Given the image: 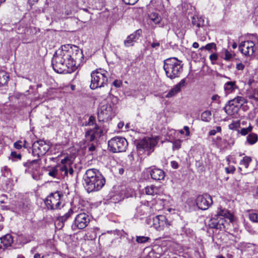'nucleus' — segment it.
Instances as JSON below:
<instances>
[{
    "label": "nucleus",
    "mask_w": 258,
    "mask_h": 258,
    "mask_svg": "<svg viewBox=\"0 0 258 258\" xmlns=\"http://www.w3.org/2000/svg\"><path fill=\"white\" fill-rule=\"evenodd\" d=\"M171 225V222L168 221L164 215L156 216L153 218V226L158 231H161L165 227H168Z\"/></svg>",
    "instance_id": "12"
},
{
    "label": "nucleus",
    "mask_w": 258,
    "mask_h": 258,
    "mask_svg": "<svg viewBox=\"0 0 258 258\" xmlns=\"http://www.w3.org/2000/svg\"><path fill=\"white\" fill-rule=\"evenodd\" d=\"M192 24L198 28L203 27L205 25V20L202 16H194L192 18Z\"/></svg>",
    "instance_id": "25"
},
{
    "label": "nucleus",
    "mask_w": 258,
    "mask_h": 258,
    "mask_svg": "<svg viewBox=\"0 0 258 258\" xmlns=\"http://www.w3.org/2000/svg\"><path fill=\"white\" fill-rule=\"evenodd\" d=\"M2 173L4 177H9L11 175V172L9 168L7 166H4L2 169Z\"/></svg>",
    "instance_id": "41"
},
{
    "label": "nucleus",
    "mask_w": 258,
    "mask_h": 258,
    "mask_svg": "<svg viewBox=\"0 0 258 258\" xmlns=\"http://www.w3.org/2000/svg\"><path fill=\"white\" fill-rule=\"evenodd\" d=\"M51 145L49 142L39 140L35 142L32 145V155L40 157L44 155L50 149Z\"/></svg>",
    "instance_id": "7"
},
{
    "label": "nucleus",
    "mask_w": 258,
    "mask_h": 258,
    "mask_svg": "<svg viewBox=\"0 0 258 258\" xmlns=\"http://www.w3.org/2000/svg\"><path fill=\"white\" fill-rule=\"evenodd\" d=\"M105 91L104 92L102 91L99 92V94L100 95V97L102 98H106L110 92V90L109 88H105Z\"/></svg>",
    "instance_id": "45"
},
{
    "label": "nucleus",
    "mask_w": 258,
    "mask_h": 258,
    "mask_svg": "<svg viewBox=\"0 0 258 258\" xmlns=\"http://www.w3.org/2000/svg\"><path fill=\"white\" fill-rule=\"evenodd\" d=\"M199 45L198 42H195L192 44V47L194 48H197L199 47Z\"/></svg>",
    "instance_id": "64"
},
{
    "label": "nucleus",
    "mask_w": 258,
    "mask_h": 258,
    "mask_svg": "<svg viewBox=\"0 0 258 258\" xmlns=\"http://www.w3.org/2000/svg\"><path fill=\"white\" fill-rule=\"evenodd\" d=\"M246 102V100L243 97L238 96L233 100L229 101V103H233L238 108L242 106L244 103Z\"/></svg>",
    "instance_id": "27"
},
{
    "label": "nucleus",
    "mask_w": 258,
    "mask_h": 258,
    "mask_svg": "<svg viewBox=\"0 0 258 258\" xmlns=\"http://www.w3.org/2000/svg\"><path fill=\"white\" fill-rule=\"evenodd\" d=\"M211 99L213 101H217L218 103L220 102V96L217 94L212 96Z\"/></svg>",
    "instance_id": "54"
},
{
    "label": "nucleus",
    "mask_w": 258,
    "mask_h": 258,
    "mask_svg": "<svg viewBox=\"0 0 258 258\" xmlns=\"http://www.w3.org/2000/svg\"><path fill=\"white\" fill-rule=\"evenodd\" d=\"M257 141L258 136L255 133H250L246 137V142L248 144L250 145H252L255 144Z\"/></svg>",
    "instance_id": "28"
},
{
    "label": "nucleus",
    "mask_w": 258,
    "mask_h": 258,
    "mask_svg": "<svg viewBox=\"0 0 258 258\" xmlns=\"http://www.w3.org/2000/svg\"><path fill=\"white\" fill-rule=\"evenodd\" d=\"M217 215L220 217H223L224 218H227L230 220V222H232L233 219V215L226 209H220Z\"/></svg>",
    "instance_id": "26"
},
{
    "label": "nucleus",
    "mask_w": 258,
    "mask_h": 258,
    "mask_svg": "<svg viewBox=\"0 0 258 258\" xmlns=\"http://www.w3.org/2000/svg\"><path fill=\"white\" fill-rule=\"evenodd\" d=\"M84 178L86 183V188L88 192L99 190L105 183V178L98 170L95 168L87 170Z\"/></svg>",
    "instance_id": "1"
},
{
    "label": "nucleus",
    "mask_w": 258,
    "mask_h": 258,
    "mask_svg": "<svg viewBox=\"0 0 258 258\" xmlns=\"http://www.w3.org/2000/svg\"><path fill=\"white\" fill-rule=\"evenodd\" d=\"M74 172V170L72 167H71L70 166H68V173H69L70 174H73Z\"/></svg>",
    "instance_id": "63"
},
{
    "label": "nucleus",
    "mask_w": 258,
    "mask_h": 258,
    "mask_svg": "<svg viewBox=\"0 0 258 258\" xmlns=\"http://www.w3.org/2000/svg\"><path fill=\"white\" fill-rule=\"evenodd\" d=\"M9 77L4 71H0V87L7 84Z\"/></svg>",
    "instance_id": "29"
},
{
    "label": "nucleus",
    "mask_w": 258,
    "mask_h": 258,
    "mask_svg": "<svg viewBox=\"0 0 258 258\" xmlns=\"http://www.w3.org/2000/svg\"><path fill=\"white\" fill-rule=\"evenodd\" d=\"M128 143L126 139L122 137H116L108 142L109 150L113 153L125 151Z\"/></svg>",
    "instance_id": "6"
},
{
    "label": "nucleus",
    "mask_w": 258,
    "mask_h": 258,
    "mask_svg": "<svg viewBox=\"0 0 258 258\" xmlns=\"http://www.w3.org/2000/svg\"><path fill=\"white\" fill-rule=\"evenodd\" d=\"M238 89V86L236 85L235 81H228L224 85V91L226 94L232 93Z\"/></svg>",
    "instance_id": "23"
},
{
    "label": "nucleus",
    "mask_w": 258,
    "mask_h": 258,
    "mask_svg": "<svg viewBox=\"0 0 258 258\" xmlns=\"http://www.w3.org/2000/svg\"><path fill=\"white\" fill-rule=\"evenodd\" d=\"M181 141L179 140H176L173 143V149L178 150L181 147Z\"/></svg>",
    "instance_id": "46"
},
{
    "label": "nucleus",
    "mask_w": 258,
    "mask_h": 258,
    "mask_svg": "<svg viewBox=\"0 0 258 258\" xmlns=\"http://www.w3.org/2000/svg\"><path fill=\"white\" fill-rule=\"evenodd\" d=\"M213 204L210 195H199L196 199V204L199 209L202 210L208 209Z\"/></svg>",
    "instance_id": "10"
},
{
    "label": "nucleus",
    "mask_w": 258,
    "mask_h": 258,
    "mask_svg": "<svg viewBox=\"0 0 258 258\" xmlns=\"http://www.w3.org/2000/svg\"><path fill=\"white\" fill-rule=\"evenodd\" d=\"M225 222L224 218L216 215L209 220L208 225L211 228L222 230L225 228Z\"/></svg>",
    "instance_id": "16"
},
{
    "label": "nucleus",
    "mask_w": 258,
    "mask_h": 258,
    "mask_svg": "<svg viewBox=\"0 0 258 258\" xmlns=\"http://www.w3.org/2000/svg\"><path fill=\"white\" fill-rule=\"evenodd\" d=\"M225 112L229 115H233L237 113L239 108L236 106L233 103H229L227 104L224 108Z\"/></svg>",
    "instance_id": "24"
},
{
    "label": "nucleus",
    "mask_w": 258,
    "mask_h": 258,
    "mask_svg": "<svg viewBox=\"0 0 258 258\" xmlns=\"http://www.w3.org/2000/svg\"><path fill=\"white\" fill-rule=\"evenodd\" d=\"M171 165H172V167L174 168V169H177L178 168V163L175 162V161H172L171 162Z\"/></svg>",
    "instance_id": "60"
},
{
    "label": "nucleus",
    "mask_w": 258,
    "mask_h": 258,
    "mask_svg": "<svg viewBox=\"0 0 258 258\" xmlns=\"http://www.w3.org/2000/svg\"><path fill=\"white\" fill-rule=\"evenodd\" d=\"M249 219L253 222H258V213L251 212L249 214Z\"/></svg>",
    "instance_id": "40"
},
{
    "label": "nucleus",
    "mask_w": 258,
    "mask_h": 258,
    "mask_svg": "<svg viewBox=\"0 0 258 258\" xmlns=\"http://www.w3.org/2000/svg\"><path fill=\"white\" fill-rule=\"evenodd\" d=\"M108 73L105 70L98 69L91 73L90 88L95 89L104 86L108 80Z\"/></svg>",
    "instance_id": "5"
},
{
    "label": "nucleus",
    "mask_w": 258,
    "mask_h": 258,
    "mask_svg": "<svg viewBox=\"0 0 258 258\" xmlns=\"http://www.w3.org/2000/svg\"><path fill=\"white\" fill-rule=\"evenodd\" d=\"M150 238L147 236H137L136 241L138 243H145L149 242Z\"/></svg>",
    "instance_id": "34"
},
{
    "label": "nucleus",
    "mask_w": 258,
    "mask_h": 258,
    "mask_svg": "<svg viewBox=\"0 0 258 258\" xmlns=\"http://www.w3.org/2000/svg\"><path fill=\"white\" fill-rule=\"evenodd\" d=\"M233 57V55L232 53L229 52L227 50H224V57L223 58L225 60H230Z\"/></svg>",
    "instance_id": "42"
},
{
    "label": "nucleus",
    "mask_w": 258,
    "mask_h": 258,
    "mask_svg": "<svg viewBox=\"0 0 258 258\" xmlns=\"http://www.w3.org/2000/svg\"><path fill=\"white\" fill-rule=\"evenodd\" d=\"M63 195H49L44 201L48 209H57L60 208L61 204L60 198Z\"/></svg>",
    "instance_id": "11"
},
{
    "label": "nucleus",
    "mask_w": 258,
    "mask_h": 258,
    "mask_svg": "<svg viewBox=\"0 0 258 258\" xmlns=\"http://www.w3.org/2000/svg\"><path fill=\"white\" fill-rule=\"evenodd\" d=\"M72 162L69 157H66L64 159L61 160V164L60 165H67V166H70L71 165Z\"/></svg>",
    "instance_id": "44"
},
{
    "label": "nucleus",
    "mask_w": 258,
    "mask_h": 258,
    "mask_svg": "<svg viewBox=\"0 0 258 258\" xmlns=\"http://www.w3.org/2000/svg\"><path fill=\"white\" fill-rule=\"evenodd\" d=\"M225 170L227 173H233L235 170V168L234 166H232L225 168Z\"/></svg>",
    "instance_id": "50"
},
{
    "label": "nucleus",
    "mask_w": 258,
    "mask_h": 258,
    "mask_svg": "<svg viewBox=\"0 0 258 258\" xmlns=\"http://www.w3.org/2000/svg\"><path fill=\"white\" fill-rule=\"evenodd\" d=\"M96 146L94 144H91L88 145V150L89 152H92L95 150Z\"/></svg>",
    "instance_id": "53"
},
{
    "label": "nucleus",
    "mask_w": 258,
    "mask_h": 258,
    "mask_svg": "<svg viewBox=\"0 0 258 258\" xmlns=\"http://www.w3.org/2000/svg\"><path fill=\"white\" fill-rule=\"evenodd\" d=\"M13 239L11 234H7L0 238V252L4 250L8 247L11 246Z\"/></svg>",
    "instance_id": "19"
},
{
    "label": "nucleus",
    "mask_w": 258,
    "mask_h": 258,
    "mask_svg": "<svg viewBox=\"0 0 258 258\" xmlns=\"http://www.w3.org/2000/svg\"><path fill=\"white\" fill-rule=\"evenodd\" d=\"M41 160L40 158L29 161L23 164L26 167L25 172L35 173L38 172L40 169Z\"/></svg>",
    "instance_id": "13"
},
{
    "label": "nucleus",
    "mask_w": 258,
    "mask_h": 258,
    "mask_svg": "<svg viewBox=\"0 0 258 258\" xmlns=\"http://www.w3.org/2000/svg\"><path fill=\"white\" fill-rule=\"evenodd\" d=\"M113 84L114 85V86L116 87H119L121 85V82L120 81L116 80L114 81Z\"/></svg>",
    "instance_id": "58"
},
{
    "label": "nucleus",
    "mask_w": 258,
    "mask_h": 258,
    "mask_svg": "<svg viewBox=\"0 0 258 258\" xmlns=\"http://www.w3.org/2000/svg\"><path fill=\"white\" fill-rule=\"evenodd\" d=\"M69 46V44L62 46L61 49L55 52L52 58L53 69L57 73H70L69 68L71 66L69 65V57H70V55L69 52L66 51V48Z\"/></svg>",
    "instance_id": "2"
},
{
    "label": "nucleus",
    "mask_w": 258,
    "mask_h": 258,
    "mask_svg": "<svg viewBox=\"0 0 258 258\" xmlns=\"http://www.w3.org/2000/svg\"><path fill=\"white\" fill-rule=\"evenodd\" d=\"M150 19L155 24H159L161 21V18L157 13H152L150 15Z\"/></svg>",
    "instance_id": "35"
},
{
    "label": "nucleus",
    "mask_w": 258,
    "mask_h": 258,
    "mask_svg": "<svg viewBox=\"0 0 258 258\" xmlns=\"http://www.w3.org/2000/svg\"><path fill=\"white\" fill-rule=\"evenodd\" d=\"M183 129L185 130V135L186 136H189L190 135V131H189V127L187 126H184L183 127Z\"/></svg>",
    "instance_id": "59"
},
{
    "label": "nucleus",
    "mask_w": 258,
    "mask_h": 258,
    "mask_svg": "<svg viewBox=\"0 0 258 258\" xmlns=\"http://www.w3.org/2000/svg\"><path fill=\"white\" fill-rule=\"evenodd\" d=\"M25 144L21 141H18L14 144V147L17 149H21Z\"/></svg>",
    "instance_id": "47"
},
{
    "label": "nucleus",
    "mask_w": 258,
    "mask_h": 258,
    "mask_svg": "<svg viewBox=\"0 0 258 258\" xmlns=\"http://www.w3.org/2000/svg\"><path fill=\"white\" fill-rule=\"evenodd\" d=\"M204 49L210 51L212 49H216V45L214 43H210L207 44L205 46H202V47L200 48L201 50H203Z\"/></svg>",
    "instance_id": "37"
},
{
    "label": "nucleus",
    "mask_w": 258,
    "mask_h": 258,
    "mask_svg": "<svg viewBox=\"0 0 258 258\" xmlns=\"http://www.w3.org/2000/svg\"><path fill=\"white\" fill-rule=\"evenodd\" d=\"M73 213L74 211L73 209H70L68 212L63 216H58L55 222V224L56 226H57V228L60 229L63 227L64 225V222L71 216Z\"/></svg>",
    "instance_id": "22"
},
{
    "label": "nucleus",
    "mask_w": 258,
    "mask_h": 258,
    "mask_svg": "<svg viewBox=\"0 0 258 258\" xmlns=\"http://www.w3.org/2000/svg\"><path fill=\"white\" fill-rule=\"evenodd\" d=\"M216 133H217V131H216L215 130H212L209 132V134L210 136H214L216 134Z\"/></svg>",
    "instance_id": "62"
},
{
    "label": "nucleus",
    "mask_w": 258,
    "mask_h": 258,
    "mask_svg": "<svg viewBox=\"0 0 258 258\" xmlns=\"http://www.w3.org/2000/svg\"><path fill=\"white\" fill-rule=\"evenodd\" d=\"M159 138L146 137L141 140L137 143V148L139 150L150 151L157 144Z\"/></svg>",
    "instance_id": "8"
},
{
    "label": "nucleus",
    "mask_w": 258,
    "mask_h": 258,
    "mask_svg": "<svg viewBox=\"0 0 258 258\" xmlns=\"http://www.w3.org/2000/svg\"><path fill=\"white\" fill-rule=\"evenodd\" d=\"M254 44L251 41H247L241 42L239 48L241 52L245 55H252L254 52Z\"/></svg>",
    "instance_id": "15"
},
{
    "label": "nucleus",
    "mask_w": 258,
    "mask_h": 258,
    "mask_svg": "<svg viewBox=\"0 0 258 258\" xmlns=\"http://www.w3.org/2000/svg\"><path fill=\"white\" fill-rule=\"evenodd\" d=\"M239 126H240L239 121H236L233 122L232 123H230L229 125V128L230 130H234L237 129L238 127H239Z\"/></svg>",
    "instance_id": "43"
},
{
    "label": "nucleus",
    "mask_w": 258,
    "mask_h": 258,
    "mask_svg": "<svg viewBox=\"0 0 258 258\" xmlns=\"http://www.w3.org/2000/svg\"><path fill=\"white\" fill-rule=\"evenodd\" d=\"M151 178L155 180H160L164 178L165 173L163 170L156 168L150 169L149 171Z\"/></svg>",
    "instance_id": "21"
},
{
    "label": "nucleus",
    "mask_w": 258,
    "mask_h": 258,
    "mask_svg": "<svg viewBox=\"0 0 258 258\" xmlns=\"http://www.w3.org/2000/svg\"><path fill=\"white\" fill-rule=\"evenodd\" d=\"M59 173V175L67 176L68 174V167L67 165L58 164L55 166Z\"/></svg>",
    "instance_id": "30"
},
{
    "label": "nucleus",
    "mask_w": 258,
    "mask_h": 258,
    "mask_svg": "<svg viewBox=\"0 0 258 258\" xmlns=\"http://www.w3.org/2000/svg\"><path fill=\"white\" fill-rule=\"evenodd\" d=\"M191 230L189 228H187L186 227H183L182 228V232L181 234L188 235L191 233Z\"/></svg>",
    "instance_id": "48"
},
{
    "label": "nucleus",
    "mask_w": 258,
    "mask_h": 258,
    "mask_svg": "<svg viewBox=\"0 0 258 258\" xmlns=\"http://www.w3.org/2000/svg\"><path fill=\"white\" fill-rule=\"evenodd\" d=\"M113 115V110L110 104H106L100 106L98 112L99 121H104L111 119Z\"/></svg>",
    "instance_id": "9"
},
{
    "label": "nucleus",
    "mask_w": 258,
    "mask_h": 258,
    "mask_svg": "<svg viewBox=\"0 0 258 258\" xmlns=\"http://www.w3.org/2000/svg\"><path fill=\"white\" fill-rule=\"evenodd\" d=\"M212 113L210 110L204 111L201 114V119L205 122H209L211 120Z\"/></svg>",
    "instance_id": "32"
},
{
    "label": "nucleus",
    "mask_w": 258,
    "mask_h": 258,
    "mask_svg": "<svg viewBox=\"0 0 258 258\" xmlns=\"http://www.w3.org/2000/svg\"><path fill=\"white\" fill-rule=\"evenodd\" d=\"M95 121V117L93 116H91L89 117V121L88 122V124L89 125H92L94 124V122Z\"/></svg>",
    "instance_id": "55"
},
{
    "label": "nucleus",
    "mask_w": 258,
    "mask_h": 258,
    "mask_svg": "<svg viewBox=\"0 0 258 258\" xmlns=\"http://www.w3.org/2000/svg\"><path fill=\"white\" fill-rule=\"evenodd\" d=\"M163 69L166 76L172 80L179 77L183 71V65L176 58L171 57L164 61Z\"/></svg>",
    "instance_id": "3"
},
{
    "label": "nucleus",
    "mask_w": 258,
    "mask_h": 258,
    "mask_svg": "<svg viewBox=\"0 0 258 258\" xmlns=\"http://www.w3.org/2000/svg\"><path fill=\"white\" fill-rule=\"evenodd\" d=\"M151 45V47L153 48H156L160 46V43L158 42H153Z\"/></svg>",
    "instance_id": "61"
},
{
    "label": "nucleus",
    "mask_w": 258,
    "mask_h": 258,
    "mask_svg": "<svg viewBox=\"0 0 258 258\" xmlns=\"http://www.w3.org/2000/svg\"><path fill=\"white\" fill-rule=\"evenodd\" d=\"M122 1L127 5H134L136 3L138 0H122Z\"/></svg>",
    "instance_id": "51"
},
{
    "label": "nucleus",
    "mask_w": 258,
    "mask_h": 258,
    "mask_svg": "<svg viewBox=\"0 0 258 258\" xmlns=\"http://www.w3.org/2000/svg\"><path fill=\"white\" fill-rule=\"evenodd\" d=\"M185 80H181L177 84L175 85L165 95L166 98H171L175 96L181 91V88L185 86Z\"/></svg>",
    "instance_id": "20"
},
{
    "label": "nucleus",
    "mask_w": 258,
    "mask_h": 258,
    "mask_svg": "<svg viewBox=\"0 0 258 258\" xmlns=\"http://www.w3.org/2000/svg\"><path fill=\"white\" fill-rule=\"evenodd\" d=\"M66 51L69 52L70 57H69V65L72 70L80 66L84 61V54L82 50L75 45L71 46L66 48Z\"/></svg>",
    "instance_id": "4"
},
{
    "label": "nucleus",
    "mask_w": 258,
    "mask_h": 258,
    "mask_svg": "<svg viewBox=\"0 0 258 258\" xmlns=\"http://www.w3.org/2000/svg\"><path fill=\"white\" fill-rule=\"evenodd\" d=\"M210 59L212 61H215L218 59V56L215 53H213L210 56Z\"/></svg>",
    "instance_id": "57"
},
{
    "label": "nucleus",
    "mask_w": 258,
    "mask_h": 258,
    "mask_svg": "<svg viewBox=\"0 0 258 258\" xmlns=\"http://www.w3.org/2000/svg\"><path fill=\"white\" fill-rule=\"evenodd\" d=\"M141 31L137 30L133 33L128 36L126 39L124 41V45L125 47H130L134 45V43L141 36Z\"/></svg>",
    "instance_id": "18"
},
{
    "label": "nucleus",
    "mask_w": 258,
    "mask_h": 258,
    "mask_svg": "<svg viewBox=\"0 0 258 258\" xmlns=\"http://www.w3.org/2000/svg\"><path fill=\"white\" fill-rule=\"evenodd\" d=\"M48 175L53 178H59V175L57 167L56 166L51 167L49 170Z\"/></svg>",
    "instance_id": "33"
},
{
    "label": "nucleus",
    "mask_w": 258,
    "mask_h": 258,
    "mask_svg": "<svg viewBox=\"0 0 258 258\" xmlns=\"http://www.w3.org/2000/svg\"><path fill=\"white\" fill-rule=\"evenodd\" d=\"M104 204L116 203L121 200L120 195H112L109 198L105 200Z\"/></svg>",
    "instance_id": "31"
},
{
    "label": "nucleus",
    "mask_w": 258,
    "mask_h": 258,
    "mask_svg": "<svg viewBox=\"0 0 258 258\" xmlns=\"http://www.w3.org/2000/svg\"><path fill=\"white\" fill-rule=\"evenodd\" d=\"M75 225L80 229L85 228L90 222V218L88 215L84 213L78 214L75 219Z\"/></svg>",
    "instance_id": "14"
},
{
    "label": "nucleus",
    "mask_w": 258,
    "mask_h": 258,
    "mask_svg": "<svg viewBox=\"0 0 258 258\" xmlns=\"http://www.w3.org/2000/svg\"><path fill=\"white\" fill-rule=\"evenodd\" d=\"M252 128V126L251 125L246 128H242L241 129L240 133L242 136H245L251 132Z\"/></svg>",
    "instance_id": "39"
},
{
    "label": "nucleus",
    "mask_w": 258,
    "mask_h": 258,
    "mask_svg": "<svg viewBox=\"0 0 258 258\" xmlns=\"http://www.w3.org/2000/svg\"><path fill=\"white\" fill-rule=\"evenodd\" d=\"M251 161V159L248 156H245L241 161L240 164L243 165L245 168H247L249 163Z\"/></svg>",
    "instance_id": "36"
},
{
    "label": "nucleus",
    "mask_w": 258,
    "mask_h": 258,
    "mask_svg": "<svg viewBox=\"0 0 258 258\" xmlns=\"http://www.w3.org/2000/svg\"><path fill=\"white\" fill-rule=\"evenodd\" d=\"M251 98H252L258 101V90H254L253 91V94L251 96Z\"/></svg>",
    "instance_id": "52"
},
{
    "label": "nucleus",
    "mask_w": 258,
    "mask_h": 258,
    "mask_svg": "<svg viewBox=\"0 0 258 258\" xmlns=\"http://www.w3.org/2000/svg\"><path fill=\"white\" fill-rule=\"evenodd\" d=\"M11 156L13 158H16V159L20 160L21 158V155L17 154L16 152H12Z\"/></svg>",
    "instance_id": "49"
},
{
    "label": "nucleus",
    "mask_w": 258,
    "mask_h": 258,
    "mask_svg": "<svg viewBox=\"0 0 258 258\" xmlns=\"http://www.w3.org/2000/svg\"><path fill=\"white\" fill-rule=\"evenodd\" d=\"M103 133L102 130L98 126L95 125V127L93 130L87 131L85 134L86 140L87 141H93L96 137H100Z\"/></svg>",
    "instance_id": "17"
},
{
    "label": "nucleus",
    "mask_w": 258,
    "mask_h": 258,
    "mask_svg": "<svg viewBox=\"0 0 258 258\" xmlns=\"http://www.w3.org/2000/svg\"><path fill=\"white\" fill-rule=\"evenodd\" d=\"M236 68L237 70H243L244 68V65L242 63H239L236 64Z\"/></svg>",
    "instance_id": "56"
},
{
    "label": "nucleus",
    "mask_w": 258,
    "mask_h": 258,
    "mask_svg": "<svg viewBox=\"0 0 258 258\" xmlns=\"http://www.w3.org/2000/svg\"><path fill=\"white\" fill-rule=\"evenodd\" d=\"M157 189V188L154 185L147 186L145 188V192L146 194H154V192L156 194Z\"/></svg>",
    "instance_id": "38"
}]
</instances>
